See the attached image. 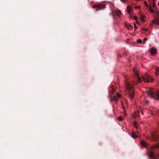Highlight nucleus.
<instances>
[{
	"label": "nucleus",
	"instance_id": "nucleus-18",
	"mask_svg": "<svg viewBox=\"0 0 159 159\" xmlns=\"http://www.w3.org/2000/svg\"><path fill=\"white\" fill-rule=\"evenodd\" d=\"M147 40V39L146 38H145L143 40V41H142L143 42V44H145V43L146 42V41Z\"/></svg>",
	"mask_w": 159,
	"mask_h": 159
},
{
	"label": "nucleus",
	"instance_id": "nucleus-25",
	"mask_svg": "<svg viewBox=\"0 0 159 159\" xmlns=\"http://www.w3.org/2000/svg\"><path fill=\"white\" fill-rule=\"evenodd\" d=\"M120 0L122 2L125 3L126 2L127 0Z\"/></svg>",
	"mask_w": 159,
	"mask_h": 159
},
{
	"label": "nucleus",
	"instance_id": "nucleus-13",
	"mask_svg": "<svg viewBox=\"0 0 159 159\" xmlns=\"http://www.w3.org/2000/svg\"><path fill=\"white\" fill-rule=\"evenodd\" d=\"M127 27L129 29H131L133 28V26L130 25H128L127 26Z\"/></svg>",
	"mask_w": 159,
	"mask_h": 159
},
{
	"label": "nucleus",
	"instance_id": "nucleus-14",
	"mask_svg": "<svg viewBox=\"0 0 159 159\" xmlns=\"http://www.w3.org/2000/svg\"><path fill=\"white\" fill-rule=\"evenodd\" d=\"M133 124H134V127L136 128H138V126H137V123L136 122H134H134H133Z\"/></svg>",
	"mask_w": 159,
	"mask_h": 159
},
{
	"label": "nucleus",
	"instance_id": "nucleus-27",
	"mask_svg": "<svg viewBox=\"0 0 159 159\" xmlns=\"http://www.w3.org/2000/svg\"><path fill=\"white\" fill-rule=\"evenodd\" d=\"M134 20H136L137 17H136V16H134Z\"/></svg>",
	"mask_w": 159,
	"mask_h": 159
},
{
	"label": "nucleus",
	"instance_id": "nucleus-26",
	"mask_svg": "<svg viewBox=\"0 0 159 159\" xmlns=\"http://www.w3.org/2000/svg\"><path fill=\"white\" fill-rule=\"evenodd\" d=\"M143 30L145 31H147V29H145V28H143Z\"/></svg>",
	"mask_w": 159,
	"mask_h": 159
},
{
	"label": "nucleus",
	"instance_id": "nucleus-10",
	"mask_svg": "<svg viewBox=\"0 0 159 159\" xmlns=\"http://www.w3.org/2000/svg\"><path fill=\"white\" fill-rule=\"evenodd\" d=\"M138 112H135L134 113L132 116V117L134 118H136L139 116Z\"/></svg>",
	"mask_w": 159,
	"mask_h": 159
},
{
	"label": "nucleus",
	"instance_id": "nucleus-2",
	"mask_svg": "<svg viewBox=\"0 0 159 159\" xmlns=\"http://www.w3.org/2000/svg\"><path fill=\"white\" fill-rule=\"evenodd\" d=\"M154 91H155L152 90V89H150L147 91L146 92L148 95L151 96L156 99H159V91L157 92L156 93H154Z\"/></svg>",
	"mask_w": 159,
	"mask_h": 159
},
{
	"label": "nucleus",
	"instance_id": "nucleus-7",
	"mask_svg": "<svg viewBox=\"0 0 159 159\" xmlns=\"http://www.w3.org/2000/svg\"><path fill=\"white\" fill-rule=\"evenodd\" d=\"M121 96V95L120 94L117 93L116 94V96H114V99L116 100H117V98L120 97Z\"/></svg>",
	"mask_w": 159,
	"mask_h": 159
},
{
	"label": "nucleus",
	"instance_id": "nucleus-5",
	"mask_svg": "<svg viewBox=\"0 0 159 159\" xmlns=\"http://www.w3.org/2000/svg\"><path fill=\"white\" fill-rule=\"evenodd\" d=\"M150 52L151 54L153 55L156 52L157 49L155 48H152L150 49Z\"/></svg>",
	"mask_w": 159,
	"mask_h": 159
},
{
	"label": "nucleus",
	"instance_id": "nucleus-21",
	"mask_svg": "<svg viewBox=\"0 0 159 159\" xmlns=\"http://www.w3.org/2000/svg\"><path fill=\"white\" fill-rule=\"evenodd\" d=\"M137 42L139 43H143V42L141 39H138L137 40Z\"/></svg>",
	"mask_w": 159,
	"mask_h": 159
},
{
	"label": "nucleus",
	"instance_id": "nucleus-3",
	"mask_svg": "<svg viewBox=\"0 0 159 159\" xmlns=\"http://www.w3.org/2000/svg\"><path fill=\"white\" fill-rule=\"evenodd\" d=\"M143 79L144 82L146 83V82H149V80H151V82H152L153 79L150 76L148 73H146L145 75L143 77Z\"/></svg>",
	"mask_w": 159,
	"mask_h": 159
},
{
	"label": "nucleus",
	"instance_id": "nucleus-23",
	"mask_svg": "<svg viewBox=\"0 0 159 159\" xmlns=\"http://www.w3.org/2000/svg\"><path fill=\"white\" fill-rule=\"evenodd\" d=\"M134 25L135 30L137 28V26L135 24H134Z\"/></svg>",
	"mask_w": 159,
	"mask_h": 159
},
{
	"label": "nucleus",
	"instance_id": "nucleus-4",
	"mask_svg": "<svg viewBox=\"0 0 159 159\" xmlns=\"http://www.w3.org/2000/svg\"><path fill=\"white\" fill-rule=\"evenodd\" d=\"M133 71L134 72V74L137 76V80L138 82H142L141 79L138 76L139 75V73L137 69L136 68L133 69Z\"/></svg>",
	"mask_w": 159,
	"mask_h": 159
},
{
	"label": "nucleus",
	"instance_id": "nucleus-17",
	"mask_svg": "<svg viewBox=\"0 0 159 159\" xmlns=\"http://www.w3.org/2000/svg\"><path fill=\"white\" fill-rule=\"evenodd\" d=\"M132 137L133 139H135L137 137V136L136 135H135L134 134H133L132 135Z\"/></svg>",
	"mask_w": 159,
	"mask_h": 159
},
{
	"label": "nucleus",
	"instance_id": "nucleus-8",
	"mask_svg": "<svg viewBox=\"0 0 159 159\" xmlns=\"http://www.w3.org/2000/svg\"><path fill=\"white\" fill-rule=\"evenodd\" d=\"M152 23L155 24L156 25H158L159 24V20L158 19L153 20L152 21Z\"/></svg>",
	"mask_w": 159,
	"mask_h": 159
},
{
	"label": "nucleus",
	"instance_id": "nucleus-24",
	"mask_svg": "<svg viewBox=\"0 0 159 159\" xmlns=\"http://www.w3.org/2000/svg\"><path fill=\"white\" fill-rule=\"evenodd\" d=\"M155 6V2L154 1H153V3H152V7L153 8H154Z\"/></svg>",
	"mask_w": 159,
	"mask_h": 159
},
{
	"label": "nucleus",
	"instance_id": "nucleus-16",
	"mask_svg": "<svg viewBox=\"0 0 159 159\" xmlns=\"http://www.w3.org/2000/svg\"><path fill=\"white\" fill-rule=\"evenodd\" d=\"M149 9L150 11H151V12H152V13H153V11L152 10V7L151 6H149Z\"/></svg>",
	"mask_w": 159,
	"mask_h": 159
},
{
	"label": "nucleus",
	"instance_id": "nucleus-11",
	"mask_svg": "<svg viewBox=\"0 0 159 159\" xmlns=\"http://www.w3.org/2000/svg\"><path fill=\"white\" fill-rule=\"evenodd\" d=\"M141 144L142 146H143L144 147H145L147 145V143L144 141H142L141 142Z\"/></svg>",
	"mask_w": 159,
	"mask_h": 159
},
{
	"label": "nucleus",
	"instance_id": "nucleus-12",
	"mask_svg": "<svg viewBox=\"0 0 159 159\" xmlns=\"http://www.w3.org/2000/svg\"><path fill=\"white\" fill-rule=\"evenodd\" d=\"M155 74L156 75H158L159 74V68L157 67V69H156Z\"/></svg>",
	"mask_w": 159,
	"mask_h": 159
},
{
	"label": "nucleus",
	"instance_id": "nucleus-9",
	"mask_svg": "<svg viewBox=\"0 0 159 159\" xmlns=\"http://www.w3.org/2000/svg\"><path fill=\"white\" fill-rule=\"evenodd\" d=\"M132 9L130 7L128 6L127 7V12L129 14H130V13L132 11Z\"/></svg>",
	"mask_w": 159,
	"mask_h": 159
},
{
	"label": "nucleus",
	"instance_id": "nucleus-15",
	"mask_svg": "<svg viewBox=\"0 0 159 159\" xmlns=\"http://www.w3.org/2000/svg\"><path fill=\"white\" fill-rule=\"evenodd\" d=\"M152 138H157V136H156L155 133H153L152 134Z\"/></svg>",
	"mask_w": 159,
	"mask_h": 159
},
{
	"label": "nucleus",
	"instance_id": "nucleus-30",
	"mask_svg": "<svg viewBox=\"0 0 159 159\" xmlns=\"http://www.w3.org/2000/svg\"><path fill=\"white\" fill-rule=\"evenodd\" d=\"M156 147V148H159V145H157Z\"/></svg>",
	"mask_w": 159,
	"mask_h": 159
},
{
	"label": "nucleus",
	"instance_id": "nucleus-1",
	"mask_svg": "<svg viewBox=\"0 0 159 159\" xmlns=\"http://www.w3.org/2000/svg\"><path fill=\"white\" fill-rule=\"evenodd\" d=\"M126 88L128 90L126 95L130 100H132L134 94V89L127 82H126Z\"/></svg>",
	"mask_w": 159,
	"mask_h": 159
},
{
	"label": "nucleus",
	"instance_id": "nucleus-20",
	"mask_svg": "<svg viewBox=\"0 0 159 159\" xmlns=\"http://www.w3.org/2000/svg\"><path fill=\"white\" fill-rule=\"evenodd\" d=\"M153 155V153L152 152H151L150 153V154L149 155V156L150 157H152Z\"/></svg>",
	"mask_w": 159,
	"mask_h": 159
},
{
	"label": "nucleus",
	"instance_id": "nucleus-29",
	"mask_svg": "<svg viewBox=\"0 0 159 159\" xmlns=\"http://www.w3.org/2000/svg\"><path fill=\"white\" fill-rule=\"evenodd\" d=\"M122 107H123V109L124 110H125V108H124V107L123 106V105H122Z\"/></svg>",
	"mask_w": 159,
	"mask_h": 159
},
{
	"label": "nucleus",
	"instance_id": "nucleus-32",
	"mask_svg": "<svg viewBox=\"0 0 159 159\" xmlns=\"http://www.w3.org/2000/svg\"><path fill=\"white\" fill-rule=\"evenodd\" d=\"M148 102H148H148H147V103H148Z\"/></svg>",
	"mask_w": 159,
	"mask_h": 159
},
{
	"label": "nucleus",
	"instance_id": "nucleus-22",
	"mask_svg": "<svg viewBox=\"0 0 159 159\" xmlns=\"http://www.w3.org/2000/svg\"><path fill=\"white\" fill-rule=\"evenodd\" d=\"M118 119L119 121H122V119L121 117H119L118 118Z\"/></svg>",
	"mask_w": 159,
	"mask_h": 159
},
{
	"label": "nucleus",
	"instance_id": "nucleus-31",
	"mask_svg": "<svg viewBox=\"0 0 159 159\" xmlns=\"http://www.w3.org/2000/svg\"><path fill=\"white\" fill-rule=\"evenodd\" d=\"M137 8H140V7H139V6H138V7H137Z\"/></svg>",
	"mask_w": 159,
	"mask_h": 159
},
{
	"label": "nucleus",
	"instance_id": "nucleus-19",
	"mask_svg": "<svg viewBox=\"0 0 159 159\" xmlns=\"http://www.w3.org/2000/svg\"><path fill=\"white\" fill-rule=\"evenodd\" d=\"M144 4L147 7H148V5L147 2L146 1H145L144 2Z\"/></svg>",
	"mask_w": 159,
	"mask_h": 159
},
{
	"label": "nucleus",
	"instance_id": "nucleus-6",
	"mask_svg": "<svg viewBox=\"0 0 159 159\" xmlns=\"http://www.w3.org/2000/svg\"><path fill=\"white\" fill-rule=\"evenodd\" d=\"M115 12L116 13L117 16L119 17H120L121 16V12L119 10H117L115 11Z\"/></svg>",
	"mask_w": 159,
	"mask_h": 159
},
{
	"label": "nucleus",
	"instance_id": "nucleus-28",
	"mask_svg": "<svg viewBox=\"0 0 159 159\" xmlns=\"http://www.w3.org/2000/svg\"><path fill=\"white\" fill-rule=\"evenodd\" d=\"M141 20H142L143 22H144V20L143 18H141Z\"/></svg>",
	"mask_w": 159,
	"mask_h": 159
}]
</instances>
